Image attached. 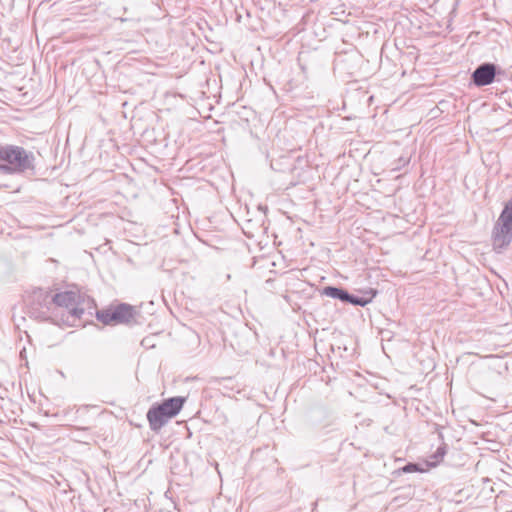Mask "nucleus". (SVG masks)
Segmentation results:
<instances>
[{
	"instance_id": "nucleus-1",
	"label": "nucleus",
	"mask_w": 512,
	"mask_h": 512,
	"mask_svg": "<svg viewBox=\"0 0 512 512\" xmlns=\"http://www.w3.org/2000/svg\"><path fill=\"white\" fill-rule=\"evenodd\" d=\"M53 316H60V322L67 326H77L83 319L88 321L86 315L92 316L96 308L94 300L88 296H81L75 291H63L52 294Z\"/></svg>"
},
{
	"instance_id": "nucleus-2",
	"label": "nucleus",
	"mask_w": 512,
	"mask_h": 512,
	"mask_svg": "<svg viewBox=\"0 0 512 512\" xmlns=\"http://www.w3.org/2000/svg\"><path fill=\"white\" fill-rule=\"evenodd\" d=\"M35 156L21 146L5 145L0 147V172L3 174H21L34 170Z\"/></svg>"
},
{
	"instance_id": "nucleus-3",
	"label": "nucleus",
	"mask_w": 512,
	"mask_h": 512,
	"mask_svg": "<svg viewBox=\"0 0 512 512\" xmlns=\"http://www.w3.org/2000/svg\"><path fill=\"white\" fill-rule=\"evenodd\" d=\"M185 401V397L176 396L165 399L160 404L153 405L146 415L150 429L154 432H159L170 419L178 415Z\"/></svg>"
},
{
	"instance_id": "nucleus-4",
	"label": "nucleus",
	"mask_w": 512,
	"mask_h": 512,
	"mask_svg": "<svg viewBox=\"0 0 512 512\" xmlns=\"http://www.w3.org/2000/svg\"><path fill=\"white\" fill-rule=\"evenodd\" d=\"M492 240L494 250L501 252L512 242V197L505 203L493 231Z\"/></svg>"
},
{
	"instance_id": "nucleus-5",
	"label": "nucleus",
	"mask_w": 512,
	"mask_h": 512,
	"mask_svg": "<svg viewBox=\"0 0 512 512\" xmlns=\"http://www.w3.org/2000/svg\"><path fill=\"white\" fill-rule=\"evenodd\" d=\"M133 306L121 303L113 308L96 311V318L105 325L129 323L135 316Z\"/></svg>"
},
{
	"instance_id": "nucleus-6",
	"label": "nucleus",
	"mask_w": 512,
	"mask_h": 512,
	"mask_svg": "<svg viewBox=\"0 0 512 512\" xmlns=\"http://www.w3.org/2000/svg\"><path fill=\"white\" fill-rule=\"evenodd\" d=\"M321 295L338 299L344 303L364 307L373 300L376 296V291L370 289L365 291L364 295L360 297L350 294L347 290L340 287L326 286L321 290Z\"/></svg>"
},
{
	"instance_id": "nucleus-7",
	"label": "nucleus",
	"mask_w": 512,
	"mask_h": 512,
	"mask_svg": "<svg viewBox=\"0 0 512 512\" xmlns=\"http://www.w3.org/2000/svg\"><path fill=\"white\" fill-rule=\"evenodd\" d=\"M29 314L35 319H50L53 316L51 293L41 289L35 291L29 304Z\"/></svg>"
},
{
	"instance_id": "nucleus-8",
	"label": "nucleus",
	"mask_w": 512,
	"mask_h": 512,
	"mask_svg": "<svg viewBox=\"0 0 512 512\" xmlns=\"http://www.w3.org/2000/svg\"><path fill=\"white\" fill-rule=\"evenodd\" d=\"M497 66L494 63L486 62L480 64L472 73L471 80L477 87L487 86L495 80Z\"/></svg>"
},
{
	"instance_id": "nucleus-9",
	"label": "nucleus",
	"mask_w": 512,
	"mask_h": 512,
	"mask_svg": "<svg viewBox=\"0 0 512 512\" xmlns=\"http://www.w3.org/2000/svg\"><path fill=\"white\" fill-rule=\"evenodd\" d=\"M401 471L404 473H412L423 471L420 466L416 463H408L404 467L401 468Z\"/></svg>"
},
{
	"instance_id": "nucleus-10",
	"label": "nucleus",
	"mask_w": 512,
	"mask_h": 512,
	"mask_svg": "<svg viewBox=\"0 0 512 512\" xmlns=\"http://www.w3.org/2000/svg\"><path fill=\"white\" fill-rule=\"evenodd\" d=\"M446 452H447L446 445L443 444L442 446L438 447V449L436 450L435 454L432 457L435 459V462H438L441 459H443Z\"/></svg>"
}]
</instances>
